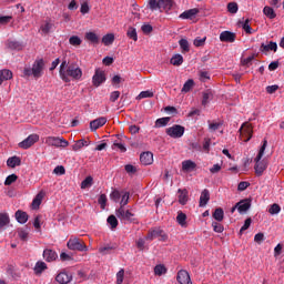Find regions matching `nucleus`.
<instances>
[{
	"mask_svg": "<svg viewBox=\"0 0 284 284\" xmlns=\"http://www.w3.org/2000/svg\"><path fill=\"white\" fill-rule=\"evenodd\" d=\"M67 247L73 252H88V246L83 240L71 236L67 243Z\"/></svg>",
	"mask_w": 284,
	"mask_h": 284,
	"instance_id": "nucleus-5",
	"label": "nucleus"
},
{
	"mask_svg": "<svg viewBox=\"0 0 284 284\" xmlns=\"http://www.w3.org/2000/svg\"><path fill=\"white\" fill-rule=\"evenodd\" d=\"M197 12L199 9L196 8L186 10L180 14V19H194Z\"/></svg>",
	"mask_w": 284,
	"mask_h": 284,
	"instance_id": "nucleus-27",
	"label": "nucleus"
},
{
	"mask_svg": "<svg viewBox=\"0 0 284 284\" xmlns=\"http://www.w3.org/2000/svg\"><path fill=\"white\" fill-rule=\"evenodd\" d=\"M242 28L246 32V34H252V27L250 26V19H246L242 22Z\"/></svg>",
	"mask_w": 284,
	"mask_h": 284,
	"instance_id": "nucleus-61",
	"label": "nucleus"
},
{
	"mask_svg": "<svg viewBox=\"0 0 284 284\" xmlns=\"http://www.w3.org/2000/svg\"><path fill=\"white\" fill-rule=\"evenodd\" d=\"M220 41L223 43H234L236 41V34L232 31H223L220 34Z\"/></svg>",
	"mask_w": 284,
	"mask_h": 284,
	"instance_id": "nucleus-15",
	"label": "nucleus"
},
{
	"mask_svg": "<svg viewBox=\"0 0 284 284\" xmlns=\"http://www.w3.org/2000/svg\"><path fill=\"white\" fill-rule=\"evenodd\" d=\"M176 222L181 227H187V215L183 212H179L176 216Z\"/></svg>",
	"mask_w": 284,
	"mask_h": 284,
	"instance_id": "nucleus-31",
	"label": "nucleus"
},
{
	"mask_svg": "<svg viewBox=\"0 0 284 284\" xmlns=\"http://www.w3.org/2000/svg\"><path fill=\"white\" fill-rule=\"evenodd\" d=\"M43 258L48 263H52V261H57V258H59V255L54 251L47 248L43 251Z\"/></svg>",
	"mask_w": 284,
	"mask_h": 284,
	"instance_id": "nucleus-21",
	"label": "nucleus"
},
{
	"mask_svg": "<svg viewBox=\"0 0 284 284\" xmlns=\"http://www.w3.org/2000/svg\"><path fill=\"white\" fill-rule=\"evenodd\" d=\"M115 216L122 223H132L134 221V213L131 210L125 209V206H120L115 210Z\"/></svg>",
	"mask_w": 284,
	"mask_h": 284,
	"instance_id": "nucleus-6",
	"label": "nucleus"
},
{
	"mask_svg": "<svg viewBox=\"0 0 284 284\" xmlns=\"http://www.w3.org/2000/svg\"><path fill=\"white\" fill-rule=\"evenodd\" d=\"M8 168H17L21 165V159L19 156H12L7 160Z\"/></svg>",
	"mask_w": 284,
	"mask_h": 284,
	"instance_id": "nucleus-33",
	"label": "nucleus"
},
{
	"mask_svg": "<svg viewBox=\"0 0 284 284\" xmlns=\"http://www.w3.org/2000/svg\"><path fill=\"white\" fill-rule=\"evenodd\" d=\"M17 179H19V176H17V174L8 175L4 181V185H12V183H16Z\"/></svg>",
	"mask_w": 284,
	"mask_h": 284,
	"instance_id": "nucleus-60",
	"label": "nucleus"
},
{
	"mask_svg": "<svg viewBox=\"0 0 284 284\" xmlns=\"http://www.w3.org/2000/svg\"><path fill=\"white\" fill-rule=\"evenodd\" d=\"M183 172H192L196 170V163L192 160H185L182 162Z\"/></svg>",
	"mask_w": 284,
	"mask_h": 284,
	"instance_id": "nucleus-25",
	"label": "nucleus"
},
{
	"mask_svg": "<svg viewBox=\"0 0 284 284\" xmlns=\"http://www.w3.org/2000/svg\"><path fill=\"white\" fill-rule=\"evenodd\" d=\"M106 123H108V118L100 116L90 122V130H91V132H97V130H99V128H103Z\"/></svg>",
	"mask_w": 284,
	"mask_h": 284,
	"instance_id": "nucleus-13",
	"label": "nucleus"
},
{
	"mask_svg": "<svg viewBox=\"0 0 284 284\" xmlns=\"http://www.w3.org/2000/svg\"><path fill=\"white\" fill-rule=\"evenodd\" d=\"M168 136L171 139H181L185 134V126L181 124H173L165 130Z\"/></svg>",
	"mask_w": 284,
	"mask_h": 284,
	"instance_id": "nucleus-9",
	"label": "nucleus"
},
{
	"mask_svg": "<svg viewBox=\"0 0 284 284\" xmlns=\"http://www.w3.org/2000/svg\"><path fill=\"white\" fill-rule=\"evenodd\" d=\"M212 227L213 231L216 232L217 234H223V231L225 230L219 222H212Z\"/></svg>",
	"mask_w": 284,
	"mask_h": 284,
	"instance_id": "nucleus-54",
	"label": "nucleus"
},
{
	"mask_svg": "<svg viewBox=\"0 0 284 284\" xmlns=\"http://www.w3.org/2000/svg\"><path fill=\"white\" fill-rule=\"evenodd\" d=\"M16 219H17L18 223H21V225H23V224L28 223V213H26L23 211H17Z\"/></svg>",
	"mask_w": 284,
	"mask_h": 284,
	"instance_id": "nucleus-30",
	"label": "nucleus"
},
{
	"mask_svg": "<svg viewBox=\"0 0 284 284\" xmlns=\"http://www.w3.org/2000/svg\"><path fill=\"white\" fill-rule=\"evenodd\" d=\"M142 165H152L154 163V154L152 152H144L140 155Z\"/></svg>",
	"mask_w": 284,
	"mask_h": 284,
	"instance_id": "nucleus-19",
	"label": "nucleus"
},
{
	"mask_svg": "<svg viewBox=\"0 0 284 284\" xmlns=\"http://www.w3.org/2000/svg\"><path fill=\"white\" fill-rule=\"evenodd\" d=\"M105 71L101 69H95V72L92 77V84L94 85V88H99L100 85H102V83H105Z\"/></svg>",
	"mask_w": 284,
	"mask_h": 284,
	"instance_id": "nucleus-11",
	"label": "nucleus"
},
{
	"mask_svg": "<svg viewBox=\"0 0 284 284\" xmlns=\"http://www.w3.org/2000/svg\"><path fill=\"white\" fill-rule=\"evenodd\" d=\"M200 81H202V83L210 81V73L207 71H200Z\"/></svg>",
	"mask_w": 284,
	"mask_h": 284,
	"instance_id": "nucleus-62",
	"label": "nucleus"
},
{
	"mask_svg": "<svg viewBox=\"0 0 284 284\" xmlns=\"http://www.w3.org/2000/svg\"><path fill=\"white\" fill-rule=\"evenodd\" d=\"M12 79V71L8 69L0 70V85L3 81H10Z\"/></svg>",
	"mask_w": 284,
	"mask_h": 284,
	"instance_id": "nucleus-28",
	"label": "nucleus"
},
{
	"mask_svg": "<svg viewBox=\"0 0 284 284\" xmlns=\"http://www.w3.org/2000/svg\"><path fill=\"white\" fill-rule=\"evenodd\" d=\"M93 179L92 176H87L82 182H81V190H88V187H92Z\"/></svg>",
	"mask_w": 284,
	"mask_h": 284,
	"instance_id": "nucleus-44",
	"label": "nucleus"
},
{
	"mask_svg": "<svg viewBox=\"0 0 284 284\" xmlns=\"http://www.w3.org/2000/svg\"><path fill=\"white\" fill-rule=\"evenodd\" d=\"M267 148V140L263 141V145L261 146L258 154L255 158V174L256 176H263V172H265V170H267V161L265 160H261L263 159L264 154H265V150Z\"/></svg>",
	"mask_w": 284,
	"mask_h": 284,
	"instance_id": "nucleus-3",
	"label": "nucleus"
},
{
	"mask_svg": "<svg viewBox=\"0 0 284 284\" xmlns=\"http://www.w3.org/2000/svg\"><path fill=\"white\" fill-rule=\"evenodd\" d=\"M43 196H45V193L43 191L39 192L36 197L32 201L31 207L32 210H39V206L43 202Z\"/></svg>",
	"mask_w": 284,
	"mask_h": 284,
	"instance_id": "nucleus-23",
	"label": "nucleus"
},
{
	"mask_svg": "<svg viewBox=\"0 0 284 284\" xmlns=\"http://www.w3.org/2000/svg\"><path fill=\"white\" fill-rule=\"evenodd\" d=\"M106 221L111 226V230H115V227L119 225V220H116V216L114 215H110Z\"/></svg>",
	"mask_w": 284,
	"mask_h": 284,
	"instance_id": "nucleus-51",
	"label": "nucleus"
},
{
	"mask_svg": "<svg viewBox=\"0 0 284 284\" xmlns=\"http://www.w3.org/2000/svg\"><path fill=\"white\" fill-rule=\"evenodd\" d=\"M84 39L90 43H99V36L94 31H88L84 34Z\"/></svg>",
	"mask_w": 284,
	"mask_h": 284,
	"instance_id": "nucleus-29",
	"label": "nucleus"
},
{
	"mask_svg": "<svg viewBox=\"0 0 284 284\" xmlns=\"http://www.w3.org/2000/svg\"><path fill=\"white\" fill-rule=\"evenodd\" d=\"M178 282L180 284H192V280L190 278V273L185 270H181L178 272Z\"/></svg>",
	"mask_w": 284,
	"mask_h": 284,
	"instance_id": "nucleus-18",
	"label": "nucleus"
},
{
	"mask_svg": "<svg viewBox=\"0 0 284 284\" xmlns=\"http://www.w3.org/2000/svg\"><path fill=\"white\" fill-rule=\"evenodd\" d=\"M45 270H48L45 262H38L34 266L36 274H41Z\"/></svg>",
	"mask_w": 284,
	"mask_h": 284,
	"instance_id": "nucleus-43",
	"label": "nucleus"
},
{
	"mask_svg": "<svg viewBox=\"0 0 284 284\" xmlns=\"http://www.w3.org/2000/svg\"><path fill=\"white\" fill-rule=\"evenodd\" d=\"M227 11L231 13V14H236V12H239V4L236 2H230L227 4Z\"/></svg>",
	"mask_w": 284,
	"mask_h": 284,
	"instance_id": "nucleus-53",
	"label": "nucleus"
},
{
	"mask_svg": "<svg viewBox=\"0 0 284 284\" xmlns=\"http://www.w3.org/2000/svg\"><path fill=\"white\" fill-rule=\"evenodd\" d=\"M115 278H116V281H115L116 284H123V281L125 278V270L121 268L116 273Z\"/></svg>",
	"mask_w": 284,
	"mask_h": 284,
	"instance_id": "nucleus-49",
	"label": "nucleus"
},
{
	"mask_svg": "<svg viewBox=\"0 0 284 284\" xmlns=\"http://www.w3.org/2000/svg\"><path fill=\"white\" fill-rule=\"evenodd\" d=\"M59 74L63 83L81 81V79H83V69H81L78 62H72L64 59L60 64Z\"/></svg>",
	"mask_w": 284,
	"mask_h": 284,
	"instance_id": "nucleus-1",
	"label": "nucleus"
},
{
	"mask_svg": "<svg viewBox=\"0 0 284 284\" xmlns=\"http://www.w3.org/2000/svg\"><path fill=\"white\" fill-rule=\"evenodd\" d=\"M277 90H278V84H273V85L266 87L267 94H274V92H276Z\"/></svg>",
	"mask_w": 284,
	"mask_h": 284,
	"instance_id": "nucleus-64",
	"label": "nucleus"
},
{
	"mask_svg": "<svg viewBox=\"0 0 284 284\" xmlns=\"http://www.w3.org/2000/svg\"><path fill=\"white\" fill-rule=\"evenodd\" d=\"M111 201H114V203H119V199H121V192L119 190H113L110 194Z\"/></svg>",
	"mask_w": 284,
	"mask_h": 284,
	"instance_id": "nucleus-58",
	"label": "nucleus"
},
{
	"mask_svg": "<svg viewBox=\"0 0 284 284\" xmlns=\"http://www.w3.org/2000/svg\"><path fill=\"white\" fill-rule=\"evenodd\" d=\"M128 203H130V192H124L120 201V207H125Z\"/></svg>",
	"mask_w": 284,
	"mask_h": 284,
	"instance_id": "nucleus-50",
	"label": "nucleus"
},
{
	"mask_svg": "<svg viewBox=\"0 0 284 284\" xmlns=\"http://www.w3.org/2000/svg\"><path fill=\"white\" fill-rule=\"evenodd\" d=\"M210 203V191L207 189H204L200 196V207H205Z\"/></svg>",
	"mask_w": 284,
	"mask_h": 284,
	"instance_id": "nucleus-26",
	"label": "nucleus"
},
{
	"mask_svg": "<svg viewBox=\"0 0 284 284\" xmlns=\"http://www.w3.org/2000/svg\"><path fill=\"white\" fill-rule=\"evenodd\" d=\"M18 236L20 241H28L30 231H28V229H18Z\"/></svg>",
	"mask_w": 284,
	"mask_h": 284,
	"instance_id": "nucleus-41",
	"label": "nucleus"
},
{
	"mask_svg": "<svg viewBox=\"0 0 284 284\" xmlns=\"http://www.w3.org/2000/svg\"><path fill=\"white\" fill-rule=\"evenodd\" d=\"M260 50L262 52H276V50H278V44L273 41H270L267 44L262 43Z\"/></svg>",
	"mask_w": 284,
	"mask_h": 284,
	"instance_id": "nucleus-20",
	"label": "nucleus"
},
{
	"mask_svg": "<svg viewBox=\"0 0 284 284\" xmlns=\"http://www.w3.org/2000/svg\"><path fill=\"white\" fill-rule=\"evenodd\" d=\"M241 141L247 143L252 139V134L254 133V129L250 122H244L239 130Z\"/></svg>",
	"mask_w": 284,
	"mask_h": 284,
	"instance_id": "nucleus-8",
	"label": "nucleus"
},
{
	"mask_svg": "<svg viewBox=\"0 0 284 284\" xmlns=\"http://www.w3.org/2000/svg\"><path fill=\"white\" fill-rule=\"evenodd\" d=\"M221 125H223L221 122H209V130L216 132V130H221Z\"/></svg>",
	"mask_w": 284,
	"mask_h": 284,
	"instance_id": "nucleus-56",
	"label": "nucleus"
},
{
	"mask_svg": "<svg viewBox=\"0 0 284 284\" xmlns=\"http://www.w3.org/2000/svg\"><path fill=\"white\" fill-rule=\"evenodd\" d=\"M263 14L267 17V19H276V12L270 6L264 7Z\"/></svg>",
	"mask_w": 284,
	"mask_h": 284,
	"instance_id": "nucleus-36",
	"label": "nucleus"
},
{
	"mask_svg": "<svg viewBox=\"0 0 284 284\" xmlns=\"http://www.w3.org/2000/svg\"><path fill=\"white\" fill-rule=\"evenodd\" d=\"M55 281L59 284H68L71 283L72 281V273H68L65 271L60 272L57 276H55Z\"/></svg>",
	"mask_w": 284,
	"mask_h": 284,
	"instance_id": "nucleus-14",
	"label": "nucleus"
},
{
	"mask_svg": "<svg viewBox=\"0 0 284 284\" xmlns=\"http://www.w3.org/2000/svg\"><path fill=\"white\" fill-rule=\"evenodd\" d=\"M88 145H90V142L87 140H78L71 145V150H73V152H79L80 150H83V148H88Z\"/></svg>",
	"mask_w": 284,
	"mask_h": 284,
	"instance_id": "nucleus-22",
	"label": "nucleus"
},
{
	"mask_svg": "<svg viewBox=\"0 0 284 284\" xmlns=\"http://www.w3.org/2000/svg\"><path fill=\"white\" fill-rule=\"evenodd\" d=\"M43 70H45V61L43 59H37L32 67H24V77H33V79H41L43 77Z\"/></svg>",
	"mask_w": 284,
	"mask_h": 284,
	"instance_id": "nucleus-2",
	"label": "nucleus"
},
{
	"mask_svg": "<svg viewBox=\"0 0 284 284\" xmlns=\"http://www.w3.org/2000/svg\"><path fill=\"white\" fill-rule=\"evenodd\" d=\"M152 97H154V93L152 91H142L140 92V94L138 95V99H152Z\"/></svg>",
	"mask_w": 284,
	"mask_h": 284,
	"instance_id": "nucleus-59",
	"label": "nucleus"
},
{
	"mask_svg": "<svg viewBox=\"0 0 284 284\" xmlns=\"http://www.w3.org/2000/svg\"><path fill=\"white\" fill-rule=\"evenodd\" d=\"M112 150H120V152H128L125 144H123L121 142H114L112 145Z\"/></svg>",
	"mask_w": 284,
	"mask_h": 284,
	"instance_id": "nucleus-57",
	"label": "nucleus"
},
{
	"mask_svg": "<svg viewBox=\"0 0 284 284\" xmlns=\"http://www.w3.org/2000/svg\"><path fill=\"white\" fill-rule=\"evenodd\" d=\"M155 276H163V274H168V268L163 264H158L154 267Z\"/></svg>",
	"mask_w": 284,
	"mask_h": 284,
	"instance_id": "nucleus-37",
	"label": "nucleus"
},
{
	"mask_svg": "<svg viewBox=\"0 0 284 284\" xmlns=\"http://www.w3.org/2000/svg\"><path fill=\"white\" fill-rule=\"evenodd\" d=\"M179 45L181 48L182 54L190 52V42L187 41V39H181L179 41Z\"/></svg>",
	"mask_w": 284,
	"mask_h": 284,
	"instance_id": "nucleus-35",
	"label": "nucleus"
},
{
	"mask_svg": "<svg viewBox=\"0 0 284 284\" xmlns=\"http://www.w3.org/2000/svg\"><path fill=\"white\" fill-rule=\"evenodd\" d=\"M154 239H161V241H168V234L161 227L153 229L149 232L145 240L146 241H154Z\"/></svg>",
	"mask_w": 284,
	"mask_h": 284,
	"instance_id": "nucleus-10",
	"label": "nucleus"
},
{
	"mask_svg": "<svg viewBox=\"0 0 284 284\" xmlns=\"http://www.w3.org/2000/svg\"><path fill=\"white\" fill-rule=\"evenodd\" d=\"M44 143L49 145V148H68V145H70L68 140L59 136H47Z\"/></svg>",
	"mask_w": 284,
	"mask_h": 284,
	"instance_id": "nucleus-7",
	"label": "nucleus"
},
{
	"mask_svg": "<svg viewBox=\"0 0 284 284\" xmlns=\"http://www.w3.org/2000/svg\"><path fill=\"white\" fill-rule=\"evenodd\" d=\"M69 43H70V45L79 47V45H81L82 40H81V38H79V36H72L69 39Z\"/></svg>",
	"mask_w": 284,
	"mask_h": 284,
	"instance_id": "nucleus-52",
	"label": "nucleus"
},
{
	"mask_svg": "<svg viewBox=\"0 0 284 284\" xmlns=\"http://www.w3.org/2000/svg\"><path fill=\"white\" fill-rule=\"evenodd\" d=\"M213 219L217 221V223H221V221L225 219V212L223 211V209L221 207L215 209V211L213 212Z\"/></svg>",
	"mask_w": 284,
	"mask_h": 284,
	"instance_id": "nucleus-32",
	"label": "nucleus"
},
{
	"mask_svg": "<svg viewBox=\"0 0 284 284\" xmlns=\"http://www.w3.org/2000/svg\"><path fill=\"white\" fill-rule=\"evenodd\" d=\"M171 64L172 65H183V55L181 54H174L172 58H171Z\"/></svg>",
	"mask_w": 284,
	"mask_h": 284,
	"instance_id": "nucleus-42",
	"label": "nucleus"
},
{
	"mask_svg": "<svg viewBox=\"0 0 284 284\" xmlns=\"http://www.w3.org/2000/svg\"><path fill=\"white\" fill-rule=\"evenodd\" d=\"M10 224V215L8 213H0V230H3L7 225Z\"/></svg>",
	"mask_w": 284,
	"mask_h": 284,
	"instance_id": "nucleus-34",
	"label": "nucleus"
},
{
	"mask_svg": "<svg viewBox=\"0 0 284 284\" xmlns=\"http://www.w3.org/2000/svg\"><path fill=\"white\" fill-rule=\"evenodd\" d=\"M7 45L10 50H23V43L19 41H8Z\"/></svg>",
	"mask_w": 284,
	"mask_h": 284,
	"instance_id": "nucleus-40",
	"label": "nucleus"
},
{
	"mask_svg": "<svg viewBox=\"0 0 284 284\" xmlns=\"http://www.w3.org/2000/svg\"><path fill=\"white\" fill-rule=\"evenodd\" d=\"M39 141V134H30L27 139L20 142L18 145L22 150H28Z\"/></svg>",
	"mask_w": 284,
	"mask_h": 284,
	"instance_id": "nucleus-12",
	"label": "nucleus"
},
{
	"mask_svg": "<svg viewBox=\"0 0 284 284\" xmlns=\"http://www.w3.org/2000/svg\"><path fill=\"white\" fill-rule=\"evenodd\" d=\"M212 97H214V93L212 92V90L204 91L203 98H202V105H206L207 103H210V100L212 99Z\"/></svg>",
	"mask_w": 284,
	"mask_h": 284,
	"instance_id": "nucleus-39",
	"label": "nucleus"
},
{
	"mask_svg": "<svg viewBox=\"0 0 284 284\" xmlns=\"http://www.w3.org/2000/svg\"><path fill=\"white\" fill-rule=\"evenodd\" d=\"M205 41H207L206 37H197L194 39L193 45H195V48H203V45H205Z\"/></svg>",
	"mask_w": 284,
	"mask_h": 284,
	"instance_id": "nucleus-47",
	"label": "nucleus"
},
{
	"mask_svg": "<svg viewBox=\"0 0 284 284\" xmlns=\"http://www.w3.org/2000/svg\"><path fill=\"white\" fill-rule=\"evenodd\" d=\"M178 201L180 205H186L187 201H190V195L186 189L178 190Z\"/></svg>",
	"mask_w": 284,
	"mask_h": 284,
	"instance_id": "nucleus-17",
	"label": "nucleus"
},
{
	"mask_svg": "<svg viewBox=\"0 0 284 284\" xmlns=\"http://www.w3.org/2000/svg\"><path fill=\"white\" fill-rule=\"evenodd\" d=\"M192 88H194V80L189 79V80L184 83V85H183V88H182V92L187 93V92H190V90H192Z\"/></svg>",
	"mask_w": 284,
	"mask_h": 284,
	"instance_id": "nucleus-48",
	"label": "nucleus"
},
{
	"mask_svg": "<svg viewBox=\"0 0 284 284\" xmlns=\"http://www.w3.org/2000/svg\"><path fill=\"white\" fill-rule=\"evenodd\" d=\"M236 207H237V212L240 214H243V213L247 212V210H250V207H252V201L248 199L242 200L236 203Z\"/></svg>",
	"mask_w": 284,
	"mask_h": 284,
	"instance_id": "nucleus-16",
	"label": "nucleus"
},
{
	"mask_svg": "<svg viewBox=\"0 0 284 284\" xmlns=\"http://www.w3.org/2000/svg\"><path fill=\"white\" fill-rule=\"evenodd\" d=\"M98 203L102 210H105V205L108 204V196L105 194H101Z\"/></svg>",
	"mask_w": 284,
	"mask_h": 284,
	"instance_id": "nucleus-55",
	"label": "nucleus"
},
{
	"mask_svg": "<svg viewBox=\"0 0 284 284\" xmlns=\"http://www.w3.org/2000/svg\"><path fill=\"white\" fill-rule=\"evenodd\" d=\"M103 45H112L114 43V33H108L102 37Z\"/></svg>",
	"mask_w": 284,
	"mask_h": 284,
	"instance_id": "nucleus-38",
	"label": "nucleus"
},
{
	"mask_svg": "<svg viewBox=\"0 0 284 284\" xmlns=\"http://www.w3.org/2000/svg\"><path fill=\"white\" fill-rule=\"evenodd\" d=\"M170 123V118H160L155 121V128H165Z\"/></svg>",
	"mask_w": 284,
	"mask_h": 284,
	"instance_id": "nucleus-45",
	"label": "nucleus"
},
{
	"mask_svg": "<svg viewBox=\"0 0 284 284\" xmlns=\"http://www.w3.org/2000/svg\"><path fill=\"white\" fill-rule=\"evenodd\" d=\"M126 37H129V39H132L133 41H139V36L136 34V29L133 27L129 28V30L126 32Z\"/></svg>",
	"mask_w": 284,
	"mask_h": 284,
	"instance_id": "nucleus-46",
	"label": "nucleus"
},
{
	"mask_svg": "<svg viewBox=\"0 0 284 284\" xmlns=\"http://www.w3.org/2000/svg\"><path fill=\"white\" fill-rule=\"evenodd\" d=\"M54 24L50 20H44L42 24L40 26V31L42 34H50L52 28Z\"/></svg>",
	"mask_w": 284,
	"mask_h": 284,
	"instance_id": "nucleus-24",
	"label": "nucleus"
},
{
	"mask_svg": "<svg viewBox=\"0 0 284 284\" xmlns=\"http://www.w3.org/2000/svg\"><path fill=\"white\" fill-rule=\"evenodd\" d=\"M174 0H149L150 10H160V12H170L174 8Z\"/></svg>",
	"mask_w": 284,
	"mask_h": 284,
	"instance_id": "nucleus-4",
	"label": "nucleus"
},
{
	"mask_svg": "<svg viewBox=\"0 0 284 284\" xmlns=\"http://www.w3.org/2000/svg\"><path fill=\"white\" fill-rule=\"evenodd\" d=\"M268 212L270 214H278L281 212V205L272 204Z\"/></svg>",
	"mask_w": 284,
	"mask_h": 284,
	"instance_id": "nucleus-63",
	"label": "nucleus"
}]
</instances>
